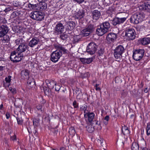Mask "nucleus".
Segmentation results:
<instances>
[{
    "label": "nucleus",
    "mask_w": 150,
    "mask_h": 150,
    "mask_svg": "<svg viewBox=\"0 0 150 150\" xmlns=\"http://www.w3.org/2000/svg\"><path fill=\"white\" fill-rule=\"evenodd\" d=\"M18 14L19 13L18 12H17V11H14L11 14L10 16V18L12 19L14 18H16Z\"/></svg>",
    "instance_id": "nucleus-40"
},
{
    "label": "nucleus",
    "mask_w": 150,
    "mask_h": 150,
    "mask_svg": "<svg viewBox=\"0 0 150 150\" xmlns=\"http://www.w3.org/2000/svg\"><path fill=\"white\" fill-rule=\"evenodd\" d=\"M144 53V50H136L133 53V57L134 59L136 61L140 60L143 56Z\"/></svg>",
    "instance_id": "nucleus-9"
},
{
    "label": "nucleus",
    "mask_w": 150,
    "mask_h": 150,
    "mask_svg": "<svg viewBox=\"0 0 150 150\" xmlns=\"http://www.w3.org/2000/svg\"><path fill=\"white\" fill-rule=\"evenodd\" d=\"M70 40L73 44L76 43L81 40L79 38H71Z\"/></svg>",
    "instance_id": "nucleus-41"
},
{
    "label": "nucleus",
    "mask_w": 150,
    "mask_h": 150,
    "mask_svg": "<svg viewBox=\"0 0 150 150\" xmlns=\"http://www.w3.org/2000/svg\"><path fill=\"white\" fill-rule=\"evenodd\" d=\"M9 90L13 94H15L16 93V90L15 88L10 87L9 88Z\"/></svg>",
    "instance_id": "nucleus-51"
},
{
    "label": "nucleus",
    "mask_w": 150,
    "mask_h": 150,
    "mask_svg": "<svg viewBox=\"0 0 150 150\" xmlns=\"http://www.w3.org/2000/svg\"><path fill=\"white\" fill-rule=\"evenodd\" d=\"M56 84V82L54 81H52L47 83V86L50 89H53L54 86Z\"/></svg>",
    "instance_id": "nucleus-28"
},
{
    "label": "nucleus",
    "mask_w": 150,
    "mask_h": 150,
    "mask_svg": "<svg viewBox=\"0 0 150 150\" xmlns=\"http://www.w3.org/2000/svg\"><path fill=\"white\" fill-rule=\"evenodd\" d=\"M139 41L142 45H146L150 43V38H141Z\"/></svg>",
    "instance_id": "nucleus-22"
},
{
    "label": "nucleus",
    "mask_w": 150,
    "mask_h": 150,
    "mask_svg": "<svg viewBox=\"0 0 150 150\" xmlns=\"http://www.w3.org/2000/svg\"><path fill=\"white\" fill-rule=\"evenodd\" d=\"M69 132L70 135L72 136H74L76 133L75 129L74 127H71L69 129Z\"/></svg>",
    "instance_id": "nucleus-32"
},
{
    "label": "nucleus",
    "mask_w": 150,
    "mask_h": 150,
    "mask_svg": "<svg viewBox=\"0 0 150 150\" xmlns=\"http://www.w3.org/2000/svg\"><path fill=\"white\" fill-rule=\"evenodd\" d=\"M11 76H9L8 77H6L5 79V81L6 83H4V84L5 85L6 84L7 86H9L10 85V83L11 80Z\"/></svg>",
    "instance_id": "nucleus-31"
},
{
    "label": "nucleus",
    "mask_w": 150,
    "mask_h": 150,
    "mask_svg": "<svg viewBox=\"0 0 150 150\" xmlns=\"http://www.w3.org/2000/svg\"><path fill=\"white\" fill-rule=\"evenodd\" d=\"M96 90L97 91H100L101 90L100 88L99 87H96Z\"/></svg>",
    "instance_id": "nucleus-62"
},
{
    "label": "nucleus",
    "mask_w": 150,
    "mask_h": 150,
    "mask_svg": "<svg viewBox=\"0 0 150 150\" xmlns=\"http://www.w3.org/2000/svg\"><path fill=\"white\" fill-rule=\"evenodd\" d=\"M86 108L87 106L85 105L82 106L81 108V110L83 111L84 114H86L88 113V111L86 110Z\"/></svg>",
    "instance_id": "nucleus-38"
},
{
    "label": "nucleus",
    "mask_w": 150,
    "mask_h": 150,
    "mask_svg": "<svg viewBox=\"0 0 150 150\" xmlns=\"http://www.w3.org/2000/svg\"><path fill=\"white\" fill-rule=\"evenodd\" d=\"M144 17V15L143 13L137 12L131 16L130 21L131 23L137 24L142 22Z\"/></svg>",
    "instance_id": "nucleus-5"
},
{
    "label": "nucleus",
    "mask_w": 150,
    "mask_h": 150,
    "mask_svg": "<svg viewBox=\"0 0 150 150\" xmlns=\"http://www.w3.org/2000/svg\"><path fill=\"white\" fill-rule=\"evenodd\" d=\"M54 47L58 50L52 53L50 60L52 62L55 63L58 61L62 55V51L65 53L67 52V50L60 45H56Z\"/></svg>",
    "instance_id": "nucleus-1"
},
{
    "label": "nucleus",
    "mask_w": 150,
    "mask_h": 150,
    "mask_svg": "<svg viewBox=\"0 0 150 150\" xmlns=\"http://www.w3.org/2000/svg\"><path fill=\"white\" fill-rule=\"evenodd\" d=\"M144 17V15L143 13L137 12L131 16L130 21L131 23L137 24L142 22Z\"/></svg>",
    "instance_id": "nucleus-4"
},
{
    "label": "nucleus",
    "mask_w": 150,
    "mask_h": 150,
    "mask_svg": "<svg viewBox=\"0 0 150 150\" xmlns=\"http://www.w3.org/2000/svg\"><path fill=\"white\" fill-rule=\"evenodd\" d=\"M23 39L22 38H18L16 40V43L17 44L21 43L22 42Z\"/></svg>",
    "instance_id": "nucleus-49"
},
{
    "label": "nucleus",
    "mask_w": 150,
    "mask_h": 150,
    "mask_svg": "<svg viewBox=\"0 0 150 150\" xmlns=\"http://www.w3.org/2000/svg\"><path fill=\"white\" fill-rule=\"evenodd\" d=\"M88 29L90 32L92 33L94 30V28L93 25L90 24L88 25L87 28H86Z\"/></svg>",
    "instance_id": "nucleus-37"
},
{
    "label": "nucleus",
    "mask_w": 150,
    "mask_h": 150,
    "mask_svg": "<svg viewBox=\"0 0 150 150\" xmlns=\"http://www.w3.org/2000/svg\"><path fill=\"white\" fill-rule=\"evenodd\" d=\"M125 36L128 38H135L136 34L135 30L133 28H129L126 30L125 33Z\"/></svg>",
    "instance_id": "nucleus-11"
},
{
    "label": "nucleus",
    "mask_w": 150,
    "mask_h": 150,
    "mask_svg": "<svg viewBox=\"0 0 150 150\" xmlns=\"http://www.w3.org/2000/svg\"><path fill=\"white\" fill-rule=\"evenodd\" d=\"M64 26L61 23L57 24L55 27V32L57 33V34L62 33L64 31Z\"/></svg>",
    "instance_id": "nucleus-12"
},
{
    "label": "nucleus",
    "mask_w": 150,
    "mask_h": 150,
    "mask_svg": "<svg viewBox=\"0 0 150 150\" xmlns=\"http://www.w3.org/2000/svg\"><path fill=\"white\" fill-rule=\"evenodd\" d=\"M39 121L40 120L39 118H34L33 120L34 125L36 127L38 126Z\"/></svg>",
    "instance_id": "nucleus-39"
},
{
    "label": "nucleus",
    "mask_w": 150,
    "mask_h": 150,
    "mask_svg": "<svg viewBox=\"0 0 150 150\" xmlns=\"http://www.w3.org/2000/svg\"><path fill=\"white\" fill-rule=\"evenodd\" d=\"M120 79V78L118 77H117L115 78V81L116 83H118L119 80Z\"/></svg>",
    "instance_id": "nucleus-59"
},
{
    "label": "nucleus",
    "mask_w": 150,
    "mask_h": 150,
    "mask_svg": "<svg viewBox=\"0 0 150 150\" xmlns=\"http://www.w3.org/2000/svg\"><path fill=\"white\" fill-rule=\"evenodd\" d=\"M114 39L113 38H106V42L108 43H110L113 42Z\"/></svg>",
    "instance_id": "nucleus-46"
},
{
    "label": "nucleus",
    "mask_w": 150,
    "mask_h": 150,
    "mask_svg": "<svg viewBox=\"0 0 150 150\" xmlns=\"http://www.w3.org/2000/svg\"><path fill=\"white\" fill-rule=\"evenodd\" d=\"M4 108L3 105L2 104L0 105V110H2Z\"/></svg>",
    "instance_id": "nucleus-63"
},
{
    "label": "nucleus",
    "mask_w": 150,
    "mask_h": 150,
    "mask_svg": "<svg viewBox=\"0 0 150 150\" xmlns=\"http://www.w3.org/2000/svg\"><path fill=\"white\" fill-rule=\"evenodd\" d=\"M8 28L6 26L3 25L0 28V37L4 36L8 32Z\"/></svg>",
    "instance_id": "nucleus-15"
},
{
    "label": "nucleus",
    "mask_w": 150,
    "mask_h": 150,
    "mask_svg": "<svg viewBox=\"0 0 150 150\" xmlns=\"http://www.w3.org/2000/svg\"><path fill=\"white\" fill-rule=\"evenodd\" d=\"M73 105L74 108H77L79 107L78 104L76 100H74L73 103Z\"/></svg>",
    "instance_id": "nucleus-53"
},
{
    "label": "nucleus",
    "mask_w": 150,
    "mask_h": 150,
    "mask_svg": "<svg viewBox=\"0 0 150 150\" xmlns=\"http://www.w3.org/2000/svg\"><path fill=\"white\" fill-rule=\"evenodd\" d=\"M9 38H1L0 40V43L4 45H7L9 41Z\"/></svg>",
    "instance_id": "nucleus-29"
},
{
    "label": "nucleus",
    "mask_w": 150,
    "mask_h": 150,
    "mask_svg": "<svg viewBox=\"0 0 150 150\" xmlns=\"http://www.w3.org/2000/svg\"><path fill=\"white\" fill-rule=\"evenodd\" d=\"M143 9L147 12H150V4L147 3L143 7Z\"/></svg>",
    "instance_id": "nucleus-34"
},
{
    "label": "nucleus",
    "mask_w": 150,
    "mask_h": 150,
    "mask_svg": "<svg viewBox=\"0 0 150 150\" xmlns=\"http://www.w3.org/2000/svg\"><path fill=\"white\" fill-rule=\"evenodd\" d=\"M110 27V24L108 22H104L100 25V28L97 29L96 33L98 35L101 36L108 31Z\"/></svg>",
    "instance_id": "nucleus-3"
},
{
    "label": "nucleus",
    "mask_w": 150,
    "mask_h": 150,
    "mask_svg": "<svg viewBox=\"0 0 150 150\" xmlns=\"http://www.w3.org/2000/svg\"><path fill=\"white\" fill-rule=\"evenodd\" d=\"M149 90V89H148L147 88H146L144 90V92L145 93H147Z\"/></svg>",
    "instance_id": "nucleus-61"
},
{
    "label": "nucleus",
    "mask_w": 150,
    "mask_h": 150,
    "mask_svg": "<svg viewBox=\"0 0 150 150\" xmlns=\"http://www.w3.org/2000/svg\"><path fill=\"white\" fill-rule=\"evenodd\" d=\"M87 131L89 133H92L94 131V128L91 125H88L86 127Z\"/></svg>",
    "instance_id": "nucleus-35"
},
{
    "label": "nucleus",
    "mask_w": 150,
    "mask_h": 150,
    "mask_svg": "<svg viewBox=\"0 0 150 150\" xmlns=\"http://www.w3.org/2000/svg\"><path fill=\"white\" fill-rule=\"evenodd\" d=\"M82 33L83 37H86L88 36L91 33L85 28L82 30Z\"/></svg>",
    "instance_id": "nucleus-30"
},
{
    "label": "nucleus",
    "mask_w": 150,
    "mask_h": 150,
    "mask_svg": "<svg viewBox=\"0 0 150 150\" xmlns=\"http://www.w3.org/2000/svg\"><path fill=\"white\" fill-rule=\"evenodd\" d=\"M81 62L83 64H89L91 62L93 61V58H81L80 59Z\"/></svg>",
    "instance_id": "nucleus-24"
},
{
    "label": "nucleus",
    "mask_w": 150,
    "mask_h": 150,
    "mask_svg": "<svg viewBox=\"0 0 150 150\" xmlns=\"http://www.w3.org/2000/svg\"><path fill=\"white\" fill-rule=\"evenodd\" d=\"M92 14L93 19L96 20L100 18L101 15V13L100 11L95 10L92 12Z\"/></svg>",
    "instance_id": "nucleus-17"
},
{
    "label": "nucleus",
    "mask_w": 150,
    "mask_h": 150,
    "mask_svg": "<svg viewBox=\"0 0 150 150\" xmlns=\"http://www.w3.org/2000/svg\"><path fill=\"white\" fill-rule=\"evenodd\" d=\"M31 18L37 21H42L44 18V13L41 12L35 11L32 12L30 14Z\"/></svg>",
    "instance_id": "nucleus-8"
},
{
    "label": "nucleus",
    "mask_w": 150,
    "mask_h": 150,
    "mask_svg": "<svg viewBox=\"0 0 150 150\" xmlns=\"http://www.w3.org/2000/svg\"><path fill=\"white\" fill-rule=\"evenodd\" d=\"M47 7V4L45 1L40 2L38 5V9L41 11L46 10Z\"/></svg>",
    "instance_id": "nucleus-16"
},
{
    "label": "nucleus",
    "mask_w": 150,
    "mask_h": 150,
    "mask_svg": "<svg viewBox=\"0 0 150 150\" xmlns=\"http://www.w3.org/2000/svg\"><path fill=\"white\" fill-rule=\"evenodd\" d=\"M142 150H149V149L145 147Z\"/></svg>",
    "instance_id": "nucleus-64"
},
{
    "label": "nucleus",
    "mask_w": 150,
    "mask_h": 150,
    "mask_svg": "<svg viewBox=\"0 0 150 150\" xmlns=\"http://www.w3.org/2000/svg\"><path fill=\"white\" fill-rule=\"evenodd\" d=\"M146 131L147 135L148 136L150 135V124H148L147 126Z\"/></svg>",
    "instance_id": "nucleus-44"
},
{
    "label": "nucleus",
    "mask_w": 150,
    "mask_h": 150,
    "mask_svg": "<svg viewBox=\"0 0 150 150\" xmlns=\"http://www.w3.org/2000/svg\"><path fill=\"white\" fill-rule=\"evenodd\" d=\"M6 116L7 119H8L10 117V114L8 112H7L6 114Z\"/></svg>",
    "instance_id": "nucleus-60"
},
{
    "label": "nucleus",
    "mask_w": 150,
    "mask_h": 150,
    "mask_svg": "<svg viewBox=\"0 0 150 150\" xmlns=\"http://www.w3.org/2000/svg\"><path fill=\"white\" fill-rule=\"evenodd\" d=\"M139 146L136 142H133L132 144V150H138Z\"/></svg>",
    "instance_id": "nucleus-36"
},
{
    "label": "nucleus",
    "mask_w": 150,
    "mask_h": 150,
    "mask_svg": "<svg viewBox=\"0 0 150 150\" xmlns=\"http://www.w3.org/2000/svg\"><path fill=\"white\" fill-rule=\"evenodd\" d=\"M21 74L22 79H27L29 76V71L27 69L23 70L21 71Z\"/></svg>",
    "instance_id": "nucleus-20"
},
{
    "label": "nucleus",
    "mask_w": 150,
    "mask_h": 150,
    "mask_svg": "<svg viewBox=\"0 0 150 150\" xmlns=\"http://www.w3.org/2000/svg\"><path fill=\"white\" fill-rule=\"evenodd\" d=\"M75 16L76 18L80 19L84 17V13L83 10H79L76 12Z\"/></svg>",
    "instance_id": "nucleus-19"
},
{
    "label": "nucleus",
    "mask_w": 150,
    "mask_h": 150,
    "mask_svg": "<svg viewBox=\"0 0 150 150\" xmlns=\"http://www.w3.org/2000/svg\"><path fill=\"white\" fill-rule=\"evenodd\" d=\"M117 34L113 33H110L108 35L106 38H116L117 37Z\"/></svg>",
    "instance_id": "nucleus-43"
},
{
    "label": "nucleus",
    "mask_w": 150,
    "mask_h": 150,
    "mask_svg": "<svg viewBox=\"0 0 150 150\" xmlns=\"http://www.w3.org/2000/svg\"><path fill=\"white\" fill-rule=\"evenodd\" d=\"M103 141L104 140L103 139L100 137H99V139H98L97 140V142L98 144H100L102 146H103L102 143H103Z\"/></svg>",
    "instance_id": "nucleus-48"
},
{
    "label": "nucleus",
    "mask_w": 150,
    "mask_h": 150,
    "mask_svg": "<svg viewBox=\"0 0 150 150\" xmlns=\"http://www.w3.org/2000/svg\"><path fill=\"white\" fill-rule=\"evenodd\" d=\"M38 4H28V7L30 9H38Z\"/></svg>",
    "instance_id": "nucleus-33"
},
{
    "label": "nucleus",
    "mask_w": 150,
    "mask_h": 150,
    "mask_svg": "<svg viewBox=\"0 0 150 150\" xmlns=\"http://www.w3.org/2000/svg\"><path fill=\"white\" fill-rule=\"evenodd\" d=\"M112 2H111V0H104L103 3L104 5L107 6L110 5Z\"/></svg>",
    "instance_id": "nucleus-45"
},
{
    "label": "nucleus",
    "mask_w": 150,
    "mask_h": 150,
    "mask_svg": "<svg viewBox=\"0 0 150 150\" xmlns=\"http://www.w3.org/2000/svg\"><path fill=\"white\" fill-rule=\"evenodd\" d=\"M115 8L114 6H112L109 7V8L107 10L108 12V13H112L114 11Z\"/></svg>",
    "instance_id": "nucleus-47"
},
{
    "label": "nucleus",
    "mask_w": 150,
    "mask_h": 150,
    "mask_svg": "<svg viewBox=\"0 0 150 150\" xmlns=\"http://www.w3.org/2000/svg\"><path fill=\"white\" fill-rule=\"evenodd\" d=\"M109 116L108 115H107L105 117L104 119V120H106V122H105L103 121V122L104 123L107 124L108 123V121L109 120Z\"/></svg>",
    "instance_id": "nucleus-54"
},
{
    "label": "nucleus",
    "mask_w": 150,
    "mask_h": 150,
    "mask_svg": "<svg viewBox=\"0 0 150 150\" xmlns=\"http://www.w3.org/2000/svg\"><path fill=\"white\" fill-rule=\"evenodd\" d=\"M18 123V125H21L22 123V120L21 118H17Z\"/></svg>",
    "instance_id": "nucleus-52"
},
{
    "label": "nucleus",
    "mask_w": 150,
    "mask_h": 150,
    "mask_svg": "<svg viewBox=\"0 0 150 150\" xmlns=\"http://www.w3.org/2000/svg\"><path fill=\"white\" fill-rule=\"evenodd\" d=\"M16 135L15 134H14L13 136L11 137V139L12 140H14L15 139H16Z\"/></svg>",
    "instance_id": "nucleus-58"
},
{
    "label": "nucleus",
    "mask_w": 150,
    "mask_h": 150,
    "mask_svg": "<svg viewBox=\"0 0 150 150\" xmlns=\"http://www.w3.org/2000/svg\"><path fill=\"white\" fill-rule=\"evenodd\" d=\"M11 9L10 7H8V8H6L4 10V11L5 12H7L8 11H9L11 10Z\"/></svg>",
    "instance_id": "nucleus-57"
},
{
    "label": "nucleus",
    "mask_w": 150,
    "mask_h": 150,
    "mask_svg": "<svg viewBox=\"0 0 150 150\" xmlns=\"http://www.w3.org/2000/svg\"><path fill=\"white\" fill-rule=\"evenodd\" d=\"M124 51V48L122 45L117 46L114 50V56L115 59L118 60L120 59Z\"/></svg>",
    "instance_id": "nucleus-6"
},
{
    "label": "nucleus",
    "mask_w": 150,
    "mask_h": 150,
    "mask_svg": "<svg viewBox=\"0 0 150 150\" xmlns=\"http://www.w3.org/2000/svg\"><path fill=\"white\" fill-rule=\"evenodd\" d=\"M104 52V50L101 48L98 51V58L99 59H103L104 57L103 54Z\"/></svg>",
    "instance_id": "nucleus-27"
},
{
    "label": "nucleus",
    "mask_w": 150,
    "mask_h": 150,
    "mask_svg": "<svg viewBox=\"0 0 150 150\" xmlns=\"http://www.w3.org/2000/svg\"><path fill=\"white\" fill-rule=\"evenodd\" d=\"M122 131L124 135L128 134L130 133L128 127L125 125L122 127Z\"/></svg>",
    "instance_id": "nucleus-26"
},
{
    "label": "nucleus",
    "mask_w": 150,
    "mask_h": 150,
    "mask_svg": "<svg viewBox=\"0 0 150 150\" xmlns=\"http://www.w3.org/2000/svg\"><path fill=\"white\" fill-rule=\"evenodd\" d=\"M13 4L15 7L20 6L21 4L18 0H15L13 1Z\"/></svg>",
    "instance_id": "nucleus-42"
},
{
    "label": "nucleus",
    "mask_w": 150,
    "mask_h": 150,
    "mask_svg": "<svg viewBox=\"0 0 150 150\" xmlns=\"http://www.w3.org/2000/svg\"><path fill=\"white\" fill-rule=\"evenodd\" d=\"M75 26V23L74 22L69 21L66 23L64 27L67 30H71L74 28Z\"/></svg>",
    "instance_id": "nucleus-13"
},
{
    "label": "nucleus",
    "mask_w": 150,
    "mask_h": 150,
    "mask_svg": "<svg viewBox=\"0 0 150 150\" xmlns=\"http://www.w3.org/2000/svg\"><path fill=\"white\" fill-rule=\"evenodd\" d=\"M39 42V40L35 39V38H33L29 43V46L31 47H33L36 45Z\"/></svg>",
    "instance_id": "nucleus-23"
},
{
    "label": "nucleus",
    "mask_w": 150,
    "mask_h": 150,
    "mask_svg": "<svg viewBox=\"0 0 150 150\" xmlns=\"http://www.w3.org/2000/svg\"><path fill=\"white\" fill-rule=\"evenodd\" d=\"M23 57L22 55L16 51L12 52L10 56L11 60L14 62H17L20 61Z\"/></svg>",
    "instance_id": "nucleus-7"
},
{
    "label": "nucleus",
    "mask_w": 150,
    "mask_h": 150,
    "mask_svg": "<svg viewBox=\"0 0 150 150\" xmlns=\"http://www.w3.org/2000/svg\"><path fill=\"white\" fill-rule=\"evenodd\" d=\"M128 14L125 12L118 13L112 20V24L114 25H116L122 23L126 20Z\"/></svg>",
    "instance_id": "nucleus-2"
},
{
    "label": "nucleus",
    "mask_w": 150,
    "mask_h": 150,
    "mask_svg": "<svg viewBox=\"0 0 150 150\" xmlns=\"http://www.w3.org/2000/svg\"><path fill=\"white\" fill-rule=\"evenodd\" d=\"M55 86V90L57 91H59L60 88V86L59 85H56V84Z\"/></svg>",
    "instance_id": "nucleus-55"
},
{
    "label": "nucleus",
    "mask_w": 150,
    "mask_h": 150,
    "mask_svg": "<svg viewBox=\"0 0 150 150\" xmlns=\"http://www.w3.org/2000/svg\"><path fill=\"white\" fill-rule=\"evenodd\" d=\"M27 48V46L22 43L19 45L16 51L18 52V51L19 53H22L25 51Z\"/></svg>",
    "instance_id": "nucleus-18"
},
{
    "label": "nucleus",
    "mask_w": 150,
    "mask_h": 150,
    "mask_svg": "<svg viewBox=\"0 0 150 150\" xmlns=\"http://www.w3.org/2000/svg\"><path fill=\"white\" fill-rule=\"evenodd\" d=\"M36 108L37 109L39 110L41 112H43V110L42 109V106L40 105H38L36 107Z\"/></svg>",
    "instance_id": "nucleus-50"
},
{
    "label": "nucleus",
    "mask_w": 150,
    "mask_h": 150,
    "mask_svg": "<svg viewBox=\"0 0 150 150\" xmlns=\"http://www.w3.org/2000/svg\"><path fill=\"white\" fill-rule=\"evenodd\" d=\"M93 124H95L93 126L94 128L98 130H100L102 128V127L100 125V122L96 120L93 121L92 123Z\"/></svg>",
    "instance_id": "nucleus-25"
},
{
    "label": "nucleus",
    "mask_w": 150,
    "mask_h": 150,
    "mask_svg": "<svg viewBox=\"0 0 150 150\" xmlns=\"http://www.w3.org/2000/svg\"><path fill=\"white\" fill-rule=\"evenodd\" d=\"M97 49V46L94 42L90 43L86 47V51L91 54H93Z\"/></svg>",
    "instance_id": "nucleus-10"
},
{
    "label": "nucleus",
    "mask_w": 150,
    "mask_h": 150,
    "mask_svg": "<svg viewBox=\"0 0 150 150\" xmlns=\"http://www.w3.org/2000/svg\"><path fill=\"white\" fill-rule=\"evenodd\" d=\"M85 0H74V1L77 3L80 4L84 1Z\"/></svg>",
    "instance_id": "nucleus-56"
},
{
    "label": "nucleus",
    "mask_w": 150,
    "mask_h": 150,
    "mask_svg": "<svg viewBox=\"0 0 150 150\" xmlns=\"http://www.w3.org/2000/svg\"><path fill=\"white\" fill-rule=\"evenodd\" d=\"M95 116L93 112L89 113L86 114H84V116L85 118L88 117V120L89 122H92L93 119Z\"/></svg>",
    "instance_id": "nucleus-21"
},
{
    "label": "nucleus",
    "mask_w": 150,
    "mask_h": 150,
    "mask_svg": "<svg viewBox=\"0 0 150 150\" xmlns=\"http://www.w3.org/2000/svg\"><path fill=\"white\" fill-rule=\"evenodd\" d=\"M28 87L29 89H32L35 86L34 79L32 77H30L28 80Z\"/></svg>",
    "instance_id": "nucleus-14"
}]
</instances>
